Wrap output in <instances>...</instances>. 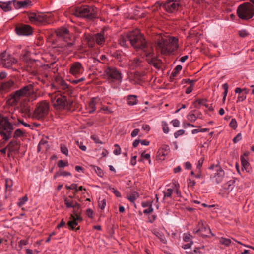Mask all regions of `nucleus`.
Wrapping results in <instances>:
<instances>
[{
    "label": "nucleus",
    "instance_id": "28",
    "mask_svg": "<svg viewBox=\"0 0 254 254\" xmlns=\"http://www.w3.org/2000/svg\"><path fill=\"white\" fill-rule=\"evenodd\" d=\"M13 114V117H14V121L15 122H17V123L16 125H15V126H18L20 124H22L24 127H31V126L29 124H27L26 123L24 122L22 120L17 118L16 115L14 114Z\"/></svg>",
    "mask_w": 254,
    "mask_h": 254
},
{
    "label": "nucleus",
    "instance_id": "11",
    "mask_svg": "<svg viewBox=\"0 0 254 254\" xmlns=\"http://www.w3.org/2000/svg\"><path fill=\"white\" fill-rule=\"evenodd\" d=\"M106 37L107 34H105V31L103 30L93 35L87 36L86 39L88 46L90 47H93L95 43L97 44L100 46H103L105 44Z\"/></svg>",
    "mask_w": 254,
    "mask_h": 254
},
{
    "label": "nucleus",
    "instance_id": "32",
    "mask_svg": "<svg viewBox=\"0 0 254 254\" xmlns=\"http://www.w3.org/2000/svg\"><path fill=\"white\" fill-rule=\"evenodd\" d=\"M206 101V99H197L193 102V104L195 108H199L198 105H203Z\"/></svg>",
    "mask_w": 254,
    "mask_h": 254
},
{
    "label": "nucleus",
    "instance_id": "26",
    "mask_svg": "<svg viewBox=\"0 0 254 254\" xmlns=\"http://www.w3.org/2000/svg\"><path fill=\"white\" fill-rule=\"evenodd\" d=\"M12 1H8L7 2H0V7L3 10V11L6 12L11 10V4Z\"/></svg>",
    "mask_w": 254,
    "mask_h": 254
},
{
    "label": "nucleus",
    "instance_id": "13",
    "mask_svg": "<svg viewBox=\"0 0 254 254\" xmlns=\"http://www.w3.org/2000/svg\"><path fill=\"white\" fill-rule=\"evenodd\" d=\"M31 22L36 24H45L50 21V17L44 13H32L28 15Z\"/></svg>",
    "mask_w": 254,
    "mask_h": 254
},
{
    "label": "nucleus",
    "instance_id": "6",
    "mask_svg": "<svg viewBox=\"0 0 254 254\" xmlns=\"http://www.w3.org/2000/svg\"><path fill=\"white\" fill-rule=\"evenodd\" d=\"M73 14L77 17L93 19L97 16V9L93 6L82 5L74 8Z\"/></svg>",
    "mask_w": 254,
    "mask_h": 254
},
{
    "label": "nucleus",
    "instance_id": "55",
    "mask_svg": "<svg viewBox=\"0 0 254 254\" xmlns=\"http://www.w3.org/2000/svg\"><path fill=\"white\" fill-rule=\"evenodd\" d=\"M196 80H190V79H184L183 80V82L185 83L190 84V85L191 84H193L196 82Z\"/></svg>",
    "mask_w": 254,
    "mask_h": 254
},
{
    "label": "nucleus",
    "instance_id": "30",
    "mask_svg": "<svg viewBox=\"0 0 254 254\" xmlns=\"http://www.w3.org/2000/svg\"><path fill=\"white\" fill-rule=\"evenodd\" d=\"M241 164H242V169H245V170H247V169L248 168L250 164L247 160H246L243 156H241L240 157Z\"/></svg>",
    "mask_w": 254,
    "mask_h": 254
},
{
    "label": "nucleus",
    "instance_id": "58",
    "mask_svg": "<svg viewBox=\"0 0 254 254\" xmlns=\"http://www.w3.org/2000/svg\"><path fill=\"white\" fill-rule=\"evenodd\" d=\"M137 195V193L132 194V195L128 196L127 198L131 203H134L136 198Z\"/></svg>",
    "mask_w": 254,
    "mask_h": 254
},
{
    "label": "nucleus",
    "instance_id": "39",
    "mask_svg": "<svg viewBox=\"0 0 254 254\" xmlns=\"http://www.w3.org/2000/svg\"><path fill=\"white\" fill-rule=\"evenodd\" d=\"M109 189L111 190V191L115 195V196L117 197H121L122 195L121 193L116 189L114 188L109 186Z\"/></svg>",
    "mask_w": 254,
    "mask_h": 254
},
{
    "label": "nucleus",
    "instance_id": "36",
    "mask_svg": "<svg viewBox=\"0 0 254 254\" xmlns=\"http://www.w3.org/2000/svg\"><path fill=\"white\" fill-rule=\"evenodd\" d=\"M188 120L191 122H194L197 119L196 115L191 112L187 115Z\"/></svg>",
    "mask_w": 254,
    "mask_h": 254
},
{
    "label": "nucleus",
    "instance_id": "15",
    "mask_svg": "<svg viewBox=\"0 0 254 254\" xmlns=\"http://www.w3.org/2000/svg\"><path fill=\"white\" fill-rule=\"evenodd\" d=\"M148 46L151 49V51L153 53L152 55L150 56H147V53H146L145 51H142L144 53V55L146 57L149 64L152 65L155 68L159 69L160 68V63L161 62V60H159L155 57L152 46L149 44Z\"/></svg>",
    "mask_w": 254,
    "mask_h": 254
},
{
    "label": "nucleus",
    "instance_id": "34",
    "mask_svg": "<svg viewBox=\"0 0 254 254\" xmlns=\"http://www.w3.org/2000/svg\"><path fill=\"white\" fill-rule=\"evenodd\" d=\"M21 112L23 113L25 116L30 117L31 116V112L30 108L27 106H23L20 109Z\"/></svg>",
    "mask_w": 254,
    "mask_h": 254
},
{
    "label": "nucleus",
    "instance_id": "60",
    "mask_svg": "<svg viewBox=\"0 0 254 254\" xmlns=\"http://www.w3.org/2000/svg\"><path fill=\"white\" fill-rule=\"evenodd\" d=\"M174 187L175 188V193L176 194V195L178 196H181V192L179 190L178 188L179 187V185L178 183L177 184H174Z\"/></svg>",
    "mask_w": 254,
    "mask_h": 254
},
{
    "label": "nucleus",
    "instance_id": "57",
    "mask_svg": "<svg viewBox=\"0 0 254 254\" xmlns=\"http://www.w3.org/2000/svg\"><path fill=\"white\" fill-rule=\"evenodd\" d=\"M246 98V95H244L243 93L239 94L237 98V102L243 101Z\"/></svg>",
    "mask_w": 254,
    "mask_h": 254
},
{
    "label": "nucleus",
    "instance_id": "25",
    "mask_svg": "<svg viewBox=\"0 0 254 254\" xmlns=\"http://www.w3.org/2000/svg\"><path fill=\"white\" fill-rule=\"evenodd\" d=\"M73 214L70 216L71 220H75L76 221L81 222L83 219L81 216V211H78L77 210H74L73 211Z\"/></svg>",
    "mask_w": 254,
    "mask_h": 254
},
{
    "label": "nucleus",
    "instance_id": "64",
    "mask_svg": "<svg viewBox=\"0 0 254 254\" xmlns=\"http://www.w3.org/2000/svg\"><path fill=\"white\" fill-rule=\"evenodd\" d=\"M99 206L100 207V208L103 210L105 208L106 206V201L104 199L101 200V201L99 202Z\"/></svg>",
    "mask_w": 254,
    "mask_h": 254
},
{
    "label": "nucleus",
    "instance_id": "49",
    "mask_svg": "<svg viewBox=\"0 0 254 254\" xmlns=\"http://www.w3.org/2000/svg\"><path fill=\"white\" fill-rule=\"evenodd\" d=\"M65 187L68 190H75L76 192L78 191L77 185L76 184H72L70 186L66 185Z\"/></svg>",
    "mask_w": 254,
    "mask_h": 254
},
{
    "label": "nucleus",
    "instance_id": "7",
    "mask_svg": "<svg viewBox=\"0 0 254 254\" xmlns=\"http://www.w3.org/2000/svg\"><path fill=\"white\" fill-rule=\"evenodd\" d=\"M104 75L110 83H121L122 82L123 75L121 71L115 67L108 66L106 67L104 71Z\"/></svg>",
    "mask_w": 254,
    "mask_h": 254
},
{
    "label": "nucleus",
    "instance_id": "4",
    "mask_svg": "<svg viewBox=\"0 0 254 254\" xmlns=\"http://www.w3.org/2000/svg\"><path fill=\"white\" fill-rule=\"evenodd\" d=\"M178 40L175 37L159 36L156 41V48L163 55H168L172 51L171 46L178 47Z\"/></svg>",
    "mask_w": 254,
    "mask_h": 254
},
{
    "label": "nucleus",
    "instance_id": "41",
    "mask_svg": "<svg viewBox=\"0 0 254 254\" xmlns=\"http://www.w3.org/2000/svg\"><path fill=\"white\" fill-rule=\"evenodd\" d=\"M173 189L172 188L167 189L166 191L164 192V197H170L173 192Z\"/></svg>",
    "mask_w": 254,
    "mask_h": 254
},
{
    "label": "nucleus",
    "instance_id": "5",
    "mask_svg": "<svg viewBox=\"0 0 254 254\" xmlns=\"http://www.w3.org/2000/svg\"><path fill=\"white\" fill-rule=\"evenodd\" d=\"M34 95V86L33 84H30L11 93L8 102L12 106H15L19 103L22 98L30 97Z\"/></svg>",
    "mask_w": 254,
    "mask_h": 254
},
{
    "label": "nucleus",
    "instance_id": "53",
    "mask_svg": "<svg viewBox=\"0 0 254 254\" xmlns=\"http://www.w3.org/2000/svg\"><path fill=\"white\" fill-rule=\"evenodd\" d=\"M114 146L117 147V149H115L113 151L114 154L118 155L121 154V148L119 145L117 144L114 145Z\"/></svg>",
    "mask_w": 254,
    "mask_h": 254
},
{
    "label": "nucleus",
    "instance_id": "40",
    "mask_svg": "<svg viewBox=\"0 0 254 254\" xmlns=\"http://www.w3.org/2000/svg\"><path fill=\"white\" fill-rule=\"evenodd\" d=\"M222 86L224 90V92L223 93V102H224L226 100V98L227 93H228V85L227 83H225Z\"/></svg>",
    "mask_w": 254,
    "mask_h": 254
},
{
    "label": "nucleus",
    "instance_id": "27",
    "mask_svg": "<svg viewBox=\"0 0 254 254\" xmlns=\"http://www.w3.org/2000/svg\"><path fill=\"white\" fill-rule=\"evenodd\" d=\"M137 96L133 95H129L127 96V101L128 105L130 106H133L137 103Z\"/></svg>",
    "mask_w": 254,
    "mask_h": 254
},
{
    "label": "nucleus",
    "instance_id": "20",
    "mask_svg": "<svg viewBox=\"0 0 254 254\" xmlns=\"http://www.w3.org/2000/svg\"><path fill=\"white\" fill-rule=\"evenodd\" d=\"M14 85V81L9 79L6 81L0 82V93H3L9 91Z\"/></svg>",
    "mask_w": 254,
    "mask_h": 254
},
{
    "label": "nucleus",
    "instance_id": "42",
    "mask_svg": "<svg viewBox=\"0 0 254 254\" xmlns=\"http://www.w3.org/2000/svg\"><path fill=\"white\" fill-rule=\"evenodd\" d=\"M113 56L119 61H122V55L121 52L116 51L113 53Z\"/></svg>",
    "mask_w": 254,
    "mask_h": 254
},
{
    "label": "nucleus",
    "instance_id": "52",
    "mask_svg": "<svg viewBox=\"0 0 254 254\" xmlns=\"http://www.w3.org/2000/svg\"><path fill=\"white\" fill-rule=\"evenodd\" d=\"M27 244L28 241L27 240H21L18 242V247L21 249L23 246L26 245Z\"/></svg>",
    "mask_w": 254,
    "mask_h": 254
},
{
    "label": "nucleus",
    "instance_id": "62",
    "mask_svg": "<svg viewBox=\"0 0 254 254\" xmlns=\"http://www.w3.org/2000/svg\"><path fill=\"white\" fill-rule=\"evenodd\" d=\"M239 35L241 37H245L248 35V33L245 30H243L239 32Z\"/></svg>",
    "mask_w": 254,
    "mask_h": 254
},
{
    "label": "nucleus",
    "instance_id": "56",
    "mask_svg": "<svg viewBox=\"0 0 254 254\" xmlns=\"http://www.w3.org/2000/svg\"><path fill=\"white\" fill-rule=\"evenodd\" d=\"M12 185V181L11 179H7L5 180V187L7 189L10 188Z\"/></svg>",
    "mask_w": 254,
    "mask_h": 254
},
{
    "label": "nucleus",
    "instance_id": "16",
    "mask_svg": "<svg viewBox=\"0 0 254 254\" xmlns=\"http://www.w3.org/2000/svg\"><path fill=\"white\" fill-rule=\"evenodd\" d=\"M84 71L81 64L79 62L73 63L70 68V73L74 76H77L82 74Z\"/></svg>",
    "mask_w": 254,
    "mask_h": 254
},
{
    "label": "nucleus",
    "instance_id": "44",
    "mask_svg": "<svg viewBox=\"0 0 254 254\" xmlns=\"http://www.w3.org/2000/svg\"><path fill=\"white\" fill-rule=\"evenodd\" d=\"M230 127L234 129L237 127V123L235 119H232L229 124Z\"/></svg>",
    "mask_w": 254,
    "mask_h": 254
},
{
    "label": "nucleus",
    "instance_id": "61",
    "mask_svg": "<svg viewBox=\"0 0 254 254\" xmlns=\"http://www.w3.org/2000/svg\"><path fill=\"white\" fill-rule=\"evenodd\" d=\"M85 80V78L84 77H82L78 79L73 80L71 81V82L74 84H77L81 82H82Z\"/></svg>",
    "mask_w": 254,
    "mask_h": 254
},
{
    "label": "nucleus",
    "instance_id": "1",
    "mask_svg": "<svg viewBox=\"0 0 254 254\" xmlns=\"http://www.w3.org/2000/svg\"><path fill=\"white\" fill-rule=\"evenodd\" d=\"M55 81V83L51 84L52 88L58 90V92L60 93L52 96L51 102L53 106L56 110H71L72 101L67 99L65 95H62V92L68 95H71L73 91L72 87L68 85L61 77H56Z\"/></svg>",
    "mask_w": 254,
    "mask_h": 254
},
{
    "label": "nucleus",
    "instance_id": "37",
    "mask_svg": "<svg viewBox=\"0 0 254 254\" xmlns=\"http://www.w3.org/2000/svg\"><path fill=\"white\" fill-rule=\"evenodd\" d=\"M28 200V198L27 196H24L21 198H20L18 200V202H17V204L19 207H21L23 205H24L26 202Z\"/></svg>",
    "mask_w": 254,
    "mask_h": 254
},
{
    "label": "nucleus",
    "instance_id": "2",
    "mask_svg": "<svg viewBox=\"0 0 254 254\" xmlns=\"http://www.w3.org/2000/svg\"><path fill=\"white\" fill-rule=\"evenodd\" d=\"M122 46L127 47L130 44L136 50L145 51L147 56L152 55L151 49L145 40L144 36L138 30L131 31L126 36H122L119 40Z\"/></svg>",
    "mask_w": 254,
    "mask_h": 254
},
{
    "label": "nucleus",
    "instance_id": "22",
    "mask_svg": "<svg viewBox=\"0 0 254 254\" xmlns=\"http://www.w3.org/2000/svg\"><path fill=\"white\" fill-rule=\"evenodd\" d=\"M142 65V61L138 58H135L130 60L128 63L129 67L131 70L140 68Z\"/></svg>",
    "mask_w": 254,
    "mask_h": 254
},
{
    "label": "nucleus",
    "instance_id": "23",
    "mask_svg": "<svg viewBox=\"0 0 254 254\" xmlns=\"http://www.w3.org/2000/svg\"><path fill=\"white\" fill-rule=\"evenodd\" d=\"M99 99L97 97H93L89 103V113L92 114L96 110V105L99 102Z\"/></svg>",
    "mask_w": 254,
    "mask_h": 254
},
{
    "label": "nucleus",
    "instance_id": "48",
    "mask_svg": "<svg viewBox=\"0 0 254 254\" xmlns=\"http://www.w3.org/2000/svg\"><path fill=\"white\" fill-rule=\"evenodd\" d=\"M192 236L189 233H185L183 236V240L185 242H188L190 241L192 238Z\"/></svg>",
    "mask_w": 254,
    "mask_h": 254
},
{
    "label": "nucleus",
    "instance_id": "38",
    "mask_svg": "<svg viewBox=\"0 0 254 254\" xmlns=\"http://www.w3.org/2000/svg\"><path fill=\"white\" fill-rule=\"evenodd\" d=\"M31 3V1L25 0L23 1H20V4L21 8H27L29 5H30Z\"/></svg>",
    "mask_w": 254,
    "mask_h": 254
},
{
    "label": "nucleus",
    "instance_id": "35",
    "mask_svg": "<svg viewBox=\"0 0 254 254\" xmlns=\"http://www.w3.org/2000/svg\"><path fill=\"white\" fill-rule=\"evenodd\" d=\"M220 243L228 247L231 243V241L229 239L221 237L220 240Z\"/></svg>",
    "mask_w": 254,
    "mask_h": 254
},
{
    "label": "nucleus",
    "instance_id": "46",
    "mask_svg": "<svg viewBox=\"0 0 254 254\" xmlns=\"http://www.w3.org/2000/svg\"><path fill=\"white\" fill-rule=\"evenodd\" d=\"M57 165L60 168H64L65 166H68V164L67 162H65L62 160H60L58 162Z\"/></svg>",
    "mask_w": 254,
    "mask_h": 254
},
{
    "label": "nucleus",
    "instance_id": "21",
    "mask_svg": "<svg viewBox=\"0 0 254 254\" xmlns=\"http://www.w3.org/2000/svg\"><path fill=\"white\" fill-rule=\"evenodd\" d=\"M169 146L165 144L163 145L157 152V159L160 160H164L165 156L169 153Z\"/></svg>",
    "mask_w": 254,
    "mask_h": 254
},
{
    "label": "nucleus",
    "instance_id": "9",
    "mask_svg": "<svg viewBox=\"0 0 254 254\" xmlns=\"http://www.w3.org/2000/svg\"><path fill=\"white\" fill-rule=\"evenodd\" d=\"M49 108V104L46 101L38 103L33 113V118L39 120L44 119L48 114Z\"/></svg>",
    "mask_w": 254,
    "mask_h": 254
},
{
    "label": "nucleus",
    "instance_id": "18",
    "mask_svg": "<svg viewBox=\"0 0 254 254\" xmlns=\"http://www.w3.org/2000/svg\"><path fill=\"white\" fill-rule=\"evenodd\" d=\"M16 33L19 35L29 36L33 32L32 27L28 25L22 24L15 28Z\"/></svg>",
    "mask_w": 254,
    "mask_h": 254
},
{
    "label": "nucleus",
    "instance_id": "33",
    "mask_svg": "<svg viewBox=\"0 0 254 254\" xmlns=\"http://www.w3.org/2000/svg\"><path fill=\"white\" fill-rule=\"evenodd\" d=\"M78 222H79L76 221L75 220H71L68 222L67 225L70 229L74 230L75 226L78 225Z\"/></svg>",
    "mask_w": 254,
    "mask_h": 254
},
{
    "label": "nucleus",
    "instance_id": "47",
    "mask_svg": "<svg viewBox=\"0 0 254 254\" xmlns=\"http://www.w3.org/2000/svg\"><path fill=\"white\" fill-rule=\"evenodd\" d=\"M156 235L163 243L165 244L166 243V240L163 235L161 234L159 232H157Z\"/></svg>",
    "mask_w": 254,
    "mask_h": 254
},
{
    "label": "nucleus",
    "instance_id": "19",
    "mask_svg": "<svg viewBox=\"0 0 254 254\" xmlns=\"http://www.w3.org/2000/svg\"><path fill=\"white\" fill-rule=\"evenodd\" d=\"M198 228L196 230L194 229L193 232L194 233L198 234L203 237H208V234H211V235H213L209 227L204 226L202 224L200 223L198 224Z\"/></svg>",
    "mask_w": 254,
    "mask_h": 254
},
{
    "label": "nucleus",
    "instance_id": "45",
    "mask_svg": "<svg viewBox=\"0 0 254 254\" xmlns=\"http://www.w3.org/2000/svg\"><path fill=\"white\" fill-rule=\"evenodd\" d=\"M61 151L63 154H65L66 156L68 155V150L66 146L64 145H61Z\"/></svg>",
    "mask_w": 254,
    "mask_h": 254
},
{
    "label": "nucleus",
    "instance_id": "54",
    "mask_svg": "<svg viewBox=\"0 0 254 254\" xmlns=\"http://www.w3.org/2000/svg\"><path fill=\"white\" fill-rule=\"evenodd\" d=\"M242 139L241 134L238 133L233 139V141L234 143H236Z\"/></svg>",
    "mask_w": 254,
    "mask_h": 254
},
{
    "label": "nucleus",
    "instance_id": "50",
    "mask_svg": "<svg viewBox=\"0 0 254 254\" xmlns=\"http://www.w3.org/2000/svg\"><path fill=\"white\" fill-rule=\"evenodd\" d=\"M91 138L94 141L95 143H99L102 144L103 143L100 140L99 137L95 135H92Z\"/></svg>",
    "mask_w": 254,
    "mask_h": 254
},
{
    "label": "nucleus",
    "instance_id": "63",
    "mask_svg": "<svg viewBox=\"0 0 254 254\" xmlns=\"http://www.w3.org/2000/svg\"><path fill=\"white\" fill-rule=\"evenodd\" d=\"M7 76V73L4 71H1L0 72V80L5 79Z\"/></svg>",
    "mask_w": 254,
    "mask_h": 254
},
{
    "label": "nucleus",
    "instance_id": "14",
    "mask_svg": "<svg viewBox=\"0 0 254 254\" xmlns=\"http://www.w3.org/2000/svg\"><path fill=\"white\" fill-rule=\"evenodd\" d=\"M0 63L3 67L10 68L16 62V60L6 52L2 53L0 55Z\"/></svg>",
    "mask_w": 254,
    "mask_h": 254
},
{
    "label": "nucleus",
    "instance_id": "10",
    "mask_svg": "<svg viewBox=\"0 0 254 254\" xmlns=\"http://www.w3.org/2000/svg\"><path fill=\"white\" fill-rule=\"evenodd\" d=\"M180 5V0H167L164 3L156 2L154 6L155 10L162 7L167 12L172 13L178 11Z\"/></svg>",
    "mask_w": 254,
    "mask_h": 254
},
{
    "label": "nucleus",
    "instance_id": "3",
    "mask_svg": "<svg viewBox=\"0 0 254 254\" xmlns=\"http://www.w3.org/2000/svg\"><path fill=\"white\" fill-rule=\"evenodd\" d=\"M14 119L12 114L8 117L0 116V135L5 143L11 138L13 126L17 124Z\"/></svg>",
    "mask_w": 254,
    "mask_h": 254
},
{
    "label": "nucleus",
    "instance_id": "17",
    "mask_svg": "<svg viewBox=\"0 0 254 254\" xmlns=\"http://www.w3.org/2000/svg\"><path fill=\"white\" fill-rule=\"evenodd\" d=\"M216 172L211 177L213 182L216 184H219L222 182L225 176L224 170L220 167L216 166Z\"/></svg>",
    "mask_w": 254,
    "mask_h": 254
},
{
    "label": "nucleus",
    "instance_id": "12",
    "mask_svg": "<svg viewBox=\"0 0 254 254\" xmlns=\"http://www.w3.org/2000/svg\"><path fill=\"white\" fill-rule=\"evenodd\" d=\"M57 36L66 43L64 46L67 48H71L74 44V42L72 41L69 30L65 27H61L58 29L56 31Z\"/></svg>",
    "mask_w": 254,
    "mask_h": 254
},
{
    "label": "nucleus",
    "instance_id": "8",
    "mask_svg": "<svg viewBox=\"0 0 254 254\" xmlns=\"http://www.w3.org/2000/svg\"><path fill=\"white\" fill-rule=\"evenodd\" d=\"M238 17L244 20L251 19L254 15V6L250 3H243L237 10Z\"/></svg>",
    "mask_w": 254,
    "mask_h": 254
},
{
    "label": "nucleus",
    "instance_id": "51",
    "mask_svg": "<svg viewBox=\"0 0 254 254\" xmlns=\"http://www.w3.org/2000/svg\"><path fill=\"white\" fill-rule=\"evenodd\" d=\"M11 1H12V3L13 4V5L15 9H18L21 8V4H20V1H16V0H13Z\"/></svg>",
    "mask_w": 254,
    "mask_h": 254
},
{
    "label": "nucleus",
    "instance_id": "43",
    "mask_svg": "<svg viewBox=\"0 0 254 254\" xmlns=\"http://www.w3.org/2000/svg\"><path fill=\"white\" fill-rule=\"evenodd\" d=\"M64 204L67 208H72L74 203L72 201H69V200L66 198L64 199Z\"/></svg>",
    "mask_w": 254,
    "mask_h": 254
},
{
    "label": "nucleus",
    "instance_id": "24",
    "mask_svg": "<svg viewBox=\"0 0 254 254\" xmlns=\"http://www.w3.org/2000/svg\"><path fill=\"white\" fill-rule=\"evenodd\" d=\"M7 147L11 151H18L20 144L17 141L12 140L8 143Z\"/></svg>",
    "mask_w": 254,
    "mask_h": 254
},
{
    "label": "nucleus",
    "instance_id": "31",
    "mask_svg": "<svg viewBox=\"0 0 254 254\" xmlns=\"http://www.w3.org/2000/svg\"><path fill=\"white\" fill-rule=\"evenodd\" d=\"M24 132L23 130L20 129H17L15 130L13 137V138H17L18 137L23 136L24 135Z\"/></svg>",
    "mask_w": 254,
    "mask_h": 254
},
{
    "label": "nucleus",
    "instance_id": "29",
    "mask_svg": "<svg viewBox=\"0 0 254 254\" xmlns=\"http://www.w3.org/2000/svg\"><path fill=\"white\" fill-rule=\"evenodd\" d=\"M182 66L181 65H177L175 68L173 69V71L171 74L170 78L171 79L174 78L179 73V72L182 70Z\"/></svg>",
    "mask_w": 254,
    "mask_h": 254
},
{
    "label": "nucleus",
    "instance_id": "59",
    "mask_svg": "<svg viewBox=\"0 0 254 254\" xmlns=\"http://www.w3.org/2000/svg\"><path fill=\"white\" fill-rule=\"evenodd\" d=\"M185 133V131L183 129H180L175 132L174 137L175 138H178L179 136L183 135Z\"/></svg>",
    "mask_w": 254,
    "mask_h": 254
}]
</instances>
